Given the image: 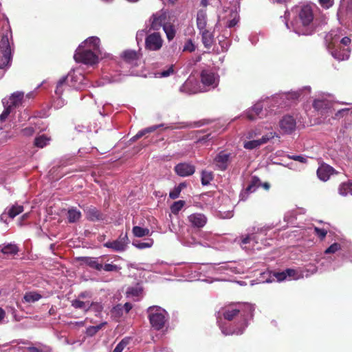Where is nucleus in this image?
<instances>
[{"label":"nucleus","instance_id":"f257e3e1","mask_svg":"<svg viewBox=\"0 0 352 352\" xmlns=\"http://www.w3.org/2000/svg\"><path fill=\"white\" fill-rule=\"evenodd\" d=\"M317 6L314 3H300L294 6L288 13L289 21L284 16L287 29L298 35H311L316 30L315 14Z\"/></svg>","mask_w":352,"mask_h":352},{"label":"nucleus","instance_id":"f03ea898","mask_svg":"<svg viewBox=\"0 0 352 352\" xmlns=\"http://www.w3.org/2000/svg\"><path fill=\"white\" fill-rule=\"evenodd\" d=\"M254 311V305L249 303L239 302L224 307L221 312L224 318L232 322L228 327L219 323L222 333L226 336L242 334L252 319Z\"/></svg>","mask_w":352,"mask_h":352},{"label":"nucleus","instance_id":"7ed1b4c3","mask_svg":"<svg viewBox=\"0 0 352 352\" xmlns=\"http://www.w3.org/2000/svg\"><path fill=\"white\" fill-rule=\"evenodd\" d=\"M270 226H252L248 229V233L240 236L238 242L240 246L246 251L261 250L263 247L270 245L267 232L271 230Z\"/></svg>","mask_w":352,"mask_h":352},{"label":"nucleus","instance_id":"20e7f679","mask_svg":"<svg viewBox=\"0 0 352 352\" xmlns=\"http://www.w3.org/2000/svg\"><path fill=\"white\" fill-rule=\"evenodd\" d=\"M104 56L100 47V38L97 36L86 39L79 45L74 55L76 62L91 66L97 64L99 58Z\"/></svg>","mask_w":352,"mask_h":352},{"label":"nucleus","instance_id":"39448f33","mask_svg":"<svg viewBox=\"0 0 352 352\" xmlns=\"http://www.w3.org/2000/svg\"><path fill=\"white\" fill-rule=\"evenodd\" d=\"M12 38V32L10 26L7 24L3 32L0 34V78L4 74V69L8 68L12 61V51L10 39Z\"/></svg>","mask_w":352,"mask_h":352},{"label":"nucleus","instance_id":"423d86ee","mask_svg":"<svg viewBox=\"0 0 352 352\" xmlns=\"http://www.w3.org/2000/svg\"><path fill=\"white\" fill-rule=\"evenodd\" d=\"M147 313L153 328L160 330L164 327L168 318L165 309L159 306H152L148 308Z\"/></svg>","mask_w":352,"mask_h":352},{"label":"nucleus","instance_id":"0eeeda50","mask_svg":"<svg viewBox=\"0 0 352 352\" xmlns=\"http://www.w3.org/2000/svg\"><path fill=\"white\" fill-rule=\"evenodd\" d=\"M336 36L333 32H331L326 36L328 51L332 56L338 60H344L349 58L350 51L348 48L340 47V44L338 43V39L334 38Z\"/></svg>","mask_w":352,"mask_h":352},{"label":"nucleus","instance_id":"6e6552de","mask_svg":"<svg viewBox=\"0 0 352 352\" xmlns=\"http://www.w3.org/2000/svg\"><path fill=\"white\" fill-rule=\"evenodd\" d=\"M203 92L214 89L219 84V76L212 69H206L200 74Z\"/></svg>","mask_w":352,"mask_h":352},{"label":"nucleus","instance_id":"1a4fd4ad","mask_svg":"<svg viewBox=\"0 0 352 352\" xmlns=\"http://www.w3.org/2000/svg\"><path fill=\"white\" fill-rule=\"evenodd\" d=\"M303 275L297 270L287 269L281 272H274L267 278L265 282L272 283L274 281L281 282L285 280H298L302 278Z\"/></svg>","mask_w":352,"mask_h":352},{"label":"nucleus","instance_id":"9d476101","mask_svg":"<svg viewBox=\"0 0 352 352\" xmlns=\"http://www.w3.org/2000/svg\"><path fill=\"white\" fill-rule=\"evenodd\" d=\"M67 83L69 87L75 89H82L87 87L88 80L85 76L78 70L70 72L67 76Z\"/></svg>","mask_w":352,"mask_h":352},{"label":"nucleus","instance_id":"9b49d317","mask_svg":"<svg viewBox=\"0 0 352 352\" xmlns=\"http://www.w3.org/2000/svg\"><path fill=\"white\" fill-rule=\"evenodd\" d=\"M144 40V47L148 51H159L163 46L164 40L159 32L147 34Z\"/></svg>","mask_w":352,"mask_h":352},{"label":"nucleus","instance_id":"f8f14e48","mask_svg":"<svg viewBox=\"0 0 352 352\" xmlns=\"http://www.w3.org/2000/svg\"><path fill=\"white\" fill-rule=\"evenodd\" d=\"M220 21H223L226 28L234 27L239 21V15L237 8H228L224 10L223 14L219 16Z\"/></svg>","mask_w":352,"mask_h":352},{"label":"nucleus","instance_id":"ddd939ff","mask_svg":"<svg viewBox=\"0 0 352 352\" xmlns=\"http://www.w3.org/2000/svg\"><path fill=\"white\" fill-rule=\"evenodd\" d=\"M275 136H278L277 134L275 132L271 131L263 135L261 138H258L256 140H243V147L248 150L256 148L261 145L267 143Z\"/></svg>","mask_w":352,"mask_h":352},{"label":"nucleus","instance_id":"4468645a","mask_svg":"<svg viewBox=\"0 0 352 352\" xmlns=\"http://www.w3.org/2000/svg\"><path fill=\"white\" fill-rule=\"evenodd\" d=\"M268 102H258L256 103L251 109L247 111L246 116L250 120H256L257 118H262L268 116V111L266 109V104Z\"/></svg>","mask_w":352,"mask_h":352},{"label":"nucleus","instance_id":"2eb2a0df","mask_svg":"<svg viewBox=\"0 0 352 352\" xmlns=\"http://www.w3.org/2000/svg\"><path fill=\"white\" fill-rule=\"evenodd\" d=\"M129 243L127 234L122 233L116 240L108 241L104 243V246L116 252H124L126 250Z\"/></svg>","mask_w":352,"mask_h":352},{"label":"nucleus","instance_id":"dca6fc26","mask_svg":"<svg viewBox=\"0 0 352 352\" xmlns=\"http://www.w3.org/2000/svg\"><path fill=\"white\" fill-rule=\"evenodd\" d=\"M231 157V153L221 151L214 158L213 164L218 170H225L228 166Z\"/></svg>","mask_w":352,"mask_h":352},{"label":"nucleus","instance_id":"f3484780","mask_svg":"<svg viewBox=\"0 0 352 352\" xmlns=\"http://www.w3.org/2000/svg\"><path fill=\"white\" fill-rule=\"evenodd\" d=\"M166 14L163 11H160L153 14L151 17V29L153 30H159L161 27H164L166 22Z\"/></svg>","mask_w":352,"mask_h":352},{"label":"nucleus","instance_id":"a211bd4d","mask_svg":"<svg viewBox=\"0 0 352 352\" xmlns=\"http://www.w3.org/2000/svg\"><path fill=\"white\" fill-rule=\"evenodd\" d=\"M179 91L186 94H195L199 92H203L201 87L198 85L197 81L192 78L187 79L180 87Z\"/></svg>","mask_w":352,"mask_h":352},{"label":"nucleus","instance_id":"6ab92c4d","mask_svg":"<svg viewBox=\"0 0 352 352\" xmlns=\"http://www.w3.org/2000/svg\"><path fill=\"white\" fill-rule=\"evenodd\" d=\"M23 98V92H15L12 94L9 98H4L2 100L3 105H7L10 107L12 110L21 105Z\"/></svg>","mask_w":352,"mask_h":352},{"label":"nucleus","instance_id":"aec40b11","mask_svg":"<svg viewBox=\"0 0 352 352\" xmlns=\"http://www.w3.org/2000/svg\"><path fill=\"white\" fill-rule=\"evenodd\" d=\"M23 211V207L22 206L18 204L12 205V206L7 207L6 208L5 211L1 214L0 219L1 221L6 223L8 217L14 219Z\"/></svg>","mask_w":352,"mask_h":352},{"label":"nucleus","instance_id":"412c9836","mask_svg":"<svg viewBox=\"0 0 352 352\" xmlns=\"http://www.w3.org/2000/svg\"><path fill=\"white\" fill-rule=\"evenodd\" d=\"M217 236L209 232H201L199 234V245L210 248L215 245Z\"/></svg>","mask_w":352,"mask_h":352},{"label":"nucleus","instance_id":"4be33fe9","mask_svg":"<svg viewBox=\"0 0 352 352\" xmlns=\"http://www.w3.org/2000/svg\"><path fill=\"white\" fill-rule=\"evenodd\" d=\"M311 91L310 87H305L304 88L299 89L298 91H290L288 93H285L281 95L282 99H287L288 100H291L292 102H294L296 100H298L300 97H305V95H309Z\"/></svg>","mask_w":352,"mask_h":352},{"label":"nucleus","instance_id":"5701e85b","mask_svg":"<svg viewBox=\"0 0 352 352\" xmlns=\"http://www.w3.org/2000/svg\"><path fill=\"white\" fill-rule=\"evenodd\" d=\"M296 120L289 115L285 116L280 120V127L285 133H292L296 128Z\"/></svg>","mask_w":352,"mask_h":352},{"label":"nucleus","instance_id":"b1692460","mask_svg":"<svg viewBox=\"0 0 352 352\" xmlns=\"http://www.w3.org/2000/svg\"><path fill=\"white\" fill-rule=\"evenodd\" d=\"M335 173L336 171L334 168L327 164H321L317 170V175L318 178L323 182L327 181L330 178L331 175Z\"/></svg>","mask_w":352,"mask_h":352},{"label":"nucleus","instance_id":"393cba45","mask_svg":"<svg viewBox=\"0 0 352 352\" xmlns=\"http://www.w3.org/2000/svg\"><path fill=\"white\" fill-rule=\"evenodd\" d=\"M191 226L194 228H203L207 223L206 217L201 213H194L188 217Z\"/></svg>","mask_w":352,"mask_h":352},{"label":"nucleus","instance_id":"a878e982","mask_svg":"<svg viewBox=\"0 0 352 352\" xmlns=\"http://www.w3.org/2000/svg\"><path fill=\"white\" fill-rule=\"evenodd\" d=\"M124 61L131 67L137 66L140 62V56L134 50H126L122 53Z\"/></svg>","mask_w":352,"mask_h":352},{"label":"nucleus","instance_id":"bb28decb","mask_svg":"<svg viewBox=\"0 0 352 352\" xmlns=\"http://www.w3.org/2000/svg\"><path fill=\"white\" fill-rule=\"evenodd\" d=\"M176 173L181 177H188L192 175L195 168L193 165L187 163H180L175 167Z\"/></svg>","mask_w":352,"mask_h":352},{"label":"nucleus","instance_id":"cd10ccee","mask_svg":"<svg viewBox=\"0 0 352 352\" xmlns=\"http://www.w3.org/2000/svg\"><path fill=\"white\" fill-rule=\"evenodd\" d=\"M313 106L316 110L320 111L322 113L328 111L331 107L330 100L326 98L316 99L314 101Z\"/></svg>","mask_w":352,"mask_h":352},{"label":"nucleus","instance_id":"c85d7f7f","mask_svg":"<svg viewBox=\"0 0 352 352\" xmlns=\"http://www.w3.org/2000/svg\"><path fill=\"white\" fill-rule=\"evenodd\" d=\"M207 14L206 10H200L197 15V25L200 31L206 30Z\"/></svg>","mask_w":352,"mask_h":352},{"label":"nucleus","instance_id":"c756f323","mask_svg":"<svg viewBox=\"0 0 352 352\" xmlns=\"http://www.w3.org/2000/svg\"><path fill=\"white\" fill-rule=\"evenodd\" d=\"M338 193L343 197L352 196V182L348 181L340 184L338 187Z\"/></svg>","mask_w":352,"mask_h":352},{"label":"nucleus","instance_id":"7c9ffc66","mask_svg":"<svg viewBox=\"0 0 352 352\" xmlns=\"http://www.w3.org/2000/svg\"><path fill=\"white\" fill-rule=\"evenodd\" d=\"M67 218L69 223H76L81 218V212L77 208L71 207L67 210Z\"/></svg>","mask_w":352,"mask_h":352},{"label":"nucleus","instance_id":"2f4dec72","mask_svg":"<svg viewBox=\"0 0 352 352\" xmlns=\"http://www.w3.org/2000/svg\"><path fill=\"white\" fill-rule=\"evenodd\" d=\"M200 33L202 36V42L206 48L211 47L213 42H214V36L211 32L208 31L207 30H204L202 31H200Z\"/></svg>","mask_w":352,"mask_h":352},{"label":"nucleus","instance_id":"473e14b6","mask_svg":"<svg viewBox=\"0 0 352 352\" xmlns=\"http://www.w3.org/2000/svg\"><path fill=\"white\" fill-rule=\"evenodd\" d=\"M89 304V301H82L78 298L72 301V307L75 309H82L85 313L90 310Z\"/></svg>","mask_w":352,"mask_h":352},{"label":"nucleus","instance_id":"72a5a7b5","mask_svg":"<svg viewBox=\"0 0 352 352\" xmlns=\"http://www.w3.org/2000/svg\"><path fill=\"white\" fill-rule=\"evenodd\" d=\"M68 79L67 78H61L57 83L55 94L57 96H61L64 91L69 87L67 83Z\"/></svg>","mask_w":352,"mask_h":352},{"label":"nucleus","instance_id":"f704fd0d","mask_svg":"<svg viewBox=\"0 0 352 352\" xmlns=\"http://www.w3.org/2000/svg\"><path fill=\"white\" fill-rule=\"evenodd\" d=\"M87 217L90 221H97L102 219V214L100 212L94 207H90L87 208L86 211Z\"/></svg>","mask_w":352,"mask_h":352},{"label":"nucleus","instance_id":"c9c22d12","mask_svg":"<svg viewBox=\"0 0 352 352\" xmlns=\"http://www.w3.org/2000/svg\"><path fill=\"white\" fill-rule=\"evenodd\" d=\"M133 234L136 237H143L145 236H150V230L146 228L135 226L132 229Z\"/></svg>","mask_w":352,"mask_h":352},{"label":"nucleus","instance_id":"e433bc0d","mask_svg":"<svg viewBox=\"0 0 352 352\" xmlns=\"http://www.w3.org/2000/svg\"><path fill=\"white\" fill-rule=\"evenodd\" d=\"M84 260L86 264L95 270L100 271L102 269V264L98 262V258L85 257Z\"/></svg>","mask_w":352,"mask_h":352},{"label":"nucleus","instance_id":"4c0bfd02","mask_svg":"<svg viewBox=\"0 0 352 352\" xmlns=\"http://www.w3.org/2000/svg\"><path fill=\"white\" fill-rule=\"evenodd\" d=\"M343 248V243L334 242L324 250V254H336L340 250H342Z\"/></svg>","mask_w":352,"mask_h":352},{"label":"nucleus","instance_id":"58836bf2","mask_svg":"<svg viewBox=\"0 0 352 352\" xmlns=\"http://www.w3.org/2000/svg\"><path fill=\"white\" fill-rule=\"evenodd\" d=\"M163 30L166 35V38L168 41H171L174 38L176 33L175 26L170 23H167L163 27Z\"/></svg>","mask_w":352,"mask_h":352},{"label":"nucleus","instance_id":"ea45409f","mask_svg":"<svg viewBox=\"0 0 352 352\" xmlns=\"http://www.w3.org/2000/svg\"><path fill=\"white\" fill-rule=\"evenodd\" d=\"M261 134L259 129H250L247 131L243 136V140H256L257 138Z\"/></svg>","mask_w":352,"mask_h":352},{"label":"nucleus","instance_id":"a19ab883","mask_svg":"<svg viewBox=\"0 0 352 352\" xmlns=\"http://www.w3.org/2000/svg\"><path fill=\"white\" fill-rule=\"evenodd\" d=\"M133 245L138 249H145L151 248L153 245V240L152 239H146L144 241L141 242L139 241H135L132 243Z\"/></svg>","mask_w":352,"mask_h":352},{"label":"nucleus","instance_id":"79ce46f5","mask_svg":"<svg viewBox=\"0 0 352 352\" xmlns=\"http://www.w3.org/2000/svg\"><path fill=\"white\" fill-rule=\"evenodd\" d=\"M50 142V138L45 135H41L35 138L34 144L38 148H43L46 145L49 144Z\"/></svg>","mask_w":352,"mask_h":352},{"label":"nucleus","instance_id":"37998d69","mask_svg":"<svg viewBox=\"0 0 352 352\" xmlns=\"http://www.w3.org/2000/svg\"><path fill=\"white\" fill-rule=\"evenodd\" d=\"M41 298V295L35 292H29L25 293L23 299L27 302H34Z\"/></svg>","mask_w":352,"mask_h":352},{"label":"nucleus","instance_id":"c03bdc74","mask_svg":"<svg viewBox=\"0 0 352 352\" xmlns=\"http://www.w3.org/2000/svg\"><path fill=\"white\" fill-rule=\"evenodd\" d=\"M142 294V289L139 286L131 287L128 288L126 296L129 298H138Z\"/></svg>","mask_w":352,"mask_h":352},{"label":"nucleus","instance_id":"a18cd8bd","mask_svg":"<svg viewBox=\"0 0 352 352\" xmlns=\"http://www.w3.org/2000/svg\"><path fill=\"white\" fill-rule=\"evenodd\" d=\"M213 179V173L211 171L203 170L201 173V184L206 186Z\"/></svg>","mask_w":352,"mask_h":352},{"label":"nucleus","instance_id":"49530a36","mask_svg":"<svg viewBox=\"0 0 352 352\" xmlns=\"http://www.w3.org/2000/svg\"><path fill=\"white\" fill-rule=\"evenodd\" d=\"M182 243L187 247H194L199 245V239H196L192 236L183 239Z\"/></svg>","mask_w":352,"mask_h":352},{"label":"nucleus","instance_id":"de8ad7c7","mask_svg":"<svg viewBox=\"0 0 352 352\" xmlns=\"http://www.w3.org/2000/svg\"><path fill=\"white\" fill-rule=\"evenodd\" d=\"M107 324L106 322H102L96 326H91L87 329V334L93 336L95 335L99 330H100L103 327Z\"/></svg>","mask_w":352,"mask_h":352},{"label":"nucleus","instance_id":"09e8293b","mask_svg":"<svg viewBox=\"0 0 352 352\" xmlns=\"http://www.w3.org/2000/svg\"><path fill=\"white\" fill-rule=\"evenodd\" d=\"M1 251L3 254H13L18 252V248L14 244H8L2 248Z\"/></svg>","mask_w":352,"mask_h":352},{"label":"nucleus","instance_id":"8fccbe9b","mask_svg":"<svg viewBox=\"0 0 352 352\" xmlns=\"http://www.w3.org/2000/svg\"><path fill=\"white\" fill-rule=\"evenodd\" d=\"M160 126V125H159V126L156 125V126H150L146 129H144V130L139 131L132 139H133V140H138V139L142 138L146 133L154 131L157 128H158Z\"/></svg>","mask_w":352,"mask_h":352},{"label":"nucleus","instance_id":"3c124183","mask_svg":"<svg viewBox=\"0 0 352 352\" xmlns=\"http://www.w3.org/2000/svg\"><path fill=\"white\" fill-rule=\"evenodd\" d=\"M185 201L182 200H179L177 201H175L173 204V205L170 207V210L173 214H177L184 206Z\"/></svg>","mask_w":352,"mask_h":352},{"label":"nucleus","instance_id":"603ef678","mask_svg":"<svg viewBox=\"0 0 352 352\" xmlns=\"http://www.w3.org/2000/svg\"><path fill=\"white\" fill-rule=\"evenodd\" d=\"M132 305L129 302H126L123 306L118 305L113 307V311L118 314L122 313V310H124L126 313H128L132 309Z\"/></svg>","mask_w":352,"mask_h":352},{"label":"nucleus","instance_id":"864d4df0","mask_svg":"<svg viewBox=\"0 0 352 352\" xmlns=\"http://www.w3.org/2000/svg\"><path fill=\"white\" fill-rule=\"evenodd\" d=\"M174 73L173 65L168 67L166 69L160 71L156 74L159 78H166Z\"/></svg>","mask_w":352,"mask_h":352},{"label":"nucleus","instance_id":"5fc2aeb1","mask_svg":"<svg viewBox=\"0 0 352 352\" xmlns=\"http://www.w3.org/2000/svg\"><path fill=\"white\" fill-rule=\"evenodd\" d=\"M296 210H289L285 213L284 216V220L287 222H292L296 218Z\"/></svg>","mask_w":352,"mask_h":352},{"label":"nucleus","instance_id":"6e6d98bb","mask_svg":"<svg viewBox=\"0 0 352 352\" xmlns=\"http://www.w3.org/2000/svg\"><path fill=\"white\" fill-rule=\"evenodd\" d=\"M89 306L90 310L94 311L96 314H100L103 309V306L100 302H90Z\"/></svg>","mask_w":352,"mask_h":352},{"label":"nucleus","instance_id":"4d7b16f0","mask_svg":"<svg viewBox=\"0 0 352 352\" xmlns=\"http://www.w3.org/2000/svg\"><path fill=\"white\" fill-rule=\"evenodd\" d=\"M196 49L195 44L192 43L191 40H188L183 47L184 52H194Z\"/></svg>","mask_w":352,"mask_h":352},{"label":"nucleus","instance_id":"13d9d810","mask_svg":"<svg viewBox=\"0 0 352 352\" xmlns=\"http://www.w3.org/2000/svg\"><path fill=\"white\" fill-rule=\"evenodd\" d=\"M106 272H118L120 270V267L116 265L113 264H105L104 266L102 265V269Z\"/></svg>","mask_w":352,"mask_h":352},{"label":"nucleus","instance_id":"bf43d9fd","mask_svg":"<svg viewBox=\"0 0 352 352\" xmlns=\"http://www.w3.org/2000/svg\"><path fill=\"white\" fill-rule=\"evenodd\" d=\"M220 4L224 3L226 7V4L228 3L232 8H237L239 5V0H218Z\"/></svg>","mask_w":352,"mask_h":352},{"label":"nucleus","instance_id":"052dcab7","mask_svg":"<svg viewBox=\"0 0 352 352\" xmlns=\"http://www.w3.org/2000/svg\"><path fill=\"white\" fill-rule=\"evenodd\" d=\"M4 106V110L2 112V113L0 115V120L1 121H4L6 120V119L8 118V116H9V114L10 113L12 112V109L9 107L7 105H3Z\"/></svg>","mask_w":352,"mask_h":352},{"label":"nucleus","instance_id":"680f3d73","mask_svg":"<svg viewBox=\"0 0 352 352\" xmlns=\"http://www.w3.org/2000/svg\"><path fill=\"white\" fill-rule=\"evenodd\" d=\"M314 231H315V233L318 235V236L320 239H323L327 234V230L324 228H320L315 227Z\"/></svg>","mask_w":352,"mask_h":352},{"label":"nucleus","instance_id":"e2e57ef3","mask_svg":"<svg viewBox=\"0 0 352 352\" xmlns=\"http://www.w3.org/2000/svg\"><path fill=\"white\" fill-rule=\"evenodd\" d=\"M257 182L258 180H253L245 188L249 194L256 191L257 188Z\"/></svg>","mask_w":352,"mask_h":352},{"label":"nucleus","instance_id":"0e129e2a","mask_svg":"<svg viewBox=\"0 0 352 352\" xmlns=\"http://www.w3.org/2000/svg\"><path fill=\"white\" fill-rule=\"evenodd\" d=\"M64 104V100L60 98V96H57V98L54 100L52 105L55 109H59L61 108Z\"/></svg>","mask_w":352,"mask_h":352},{"label":"nucleus","instance_id":"69168bd1","mask_svg":"<svg viewBox=\"0 0 352 352\" xmlns=\"http://www.w3.org/2000/svg\"><path fill=\"white\" fill-rule=\"evenodd\" d=\"M181 193V190L179 188L175 186L171 191L169 192L170 198L175 199L179 197Z\"/></svg>","mask_w":352,"mask_h":352},{"label":"nucleus","instance_id":"338daca9","mask_svg":"<svg viewBox=\"0 0 352 352\" xmlns=\"http://www.w3.org/2000/svg\"><path fill=\"white\" fill-rule=\"evenodd\" d=\"M318 1H319V3L320 4V6L325 9H328V8H331L333 6V1H334V0H318Z\"/></svg>","mask_w":352,"mask_h":352},{"label":"nucleus","instance_id":"774afa93","mask_svg":"<svg viewBox=\"0 0 352 352\" xmlns=\"http://www.w3.org/2000/svg\"><path fill=\"white\" fill-rule=\"evenodd\" d=\"M146 32L144 30H140L136 34V40L138 43L140 41H142L144 38V37H146Z\"/></svg>","mask_w":352,"mask_h":352}]
</instances>
